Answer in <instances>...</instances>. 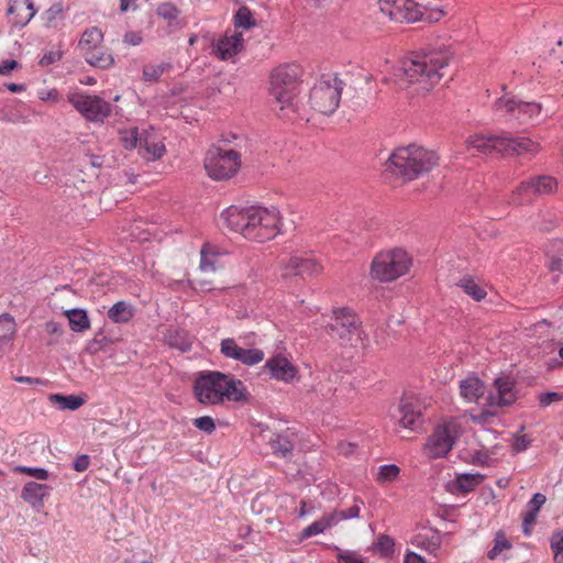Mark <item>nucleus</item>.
Masks as SVG:
<instances>
[{
	"label": "nucleus",
	"mask_w": 563,
	"mask_h": 563,
	"mask_svg": "<svg viewBox=\"0 0 563 563\" xmlns=\"http://www.w3.org/2000/svg\"><path fill=\"white\" fill-rule=\"evenodd\" d=\"M452 58L450 48L441 45L412 53L401 62L399 70L409 84H417L419 90L430 91L445 75Z\"/></svg>",
	"instance_id": "nucleus-1"
},
{
	"label": "nucleus",
	"mask_w": 563,
	"mask_h": 563,
	"mask_svg": "<svg viewBox=\"0 0 563 563\" xmlns=\"http://www.w3.org/2000/svg\"><path fill=\"white\" fill-rule=\"evenodd\" d=\"M221 216L233 231L258 243L274 239L279 232L280 217L276 209L231 206Z\"/></svg>",
	"instance_id": "nucleus-2"
},
{
	"label": "nucleus",
	"mask_w": 563,
	"mask_h": 563,
	"mask_svg": "<svg viewBox=\"0 0 563 563\" xmlns=\"http://www.w3.org/2000/svg\"><path fill=\"white\" fill-rule=\"evenodd\" d=\"M192 391L202 405H218L224 400L242 401L246 399L243 382L231 374L218 371L199 372L194 380Z\"/></svg>",
	"instance_id": "nucleus-3"
},
{
	"label": "nucleus",
	"mask_w": 563,
	"mask_h": 563,
	"mask_svg": "<svg viewBox=\"0 0 563 563\" xmlns=\"http://www.w3.org/2000/svg\"><path fill=\"white\" fill-rule=\"evenodd\" d=\"M438 164L435 152L411 144L397 148L389 156L387 169L409 181L430 173Z\"/></svg>",
	"instance_id": "nucleus-4"
},
{
	"label": "nucleus",
	"mask_w": 563,
	"mask_h": 563,
	"mask_svg": "<svg viewBox=\"0 0 563 563\" xmlns=\"http://www.w3.org/2000/svg\"><path fill=\"white\" fill-rule=\"evenodd\" d=\"M467 146L483 154L522 155L534 154L539 144L529 137H509L501 135H474L467 140Z\"/></svg>",
	"instance_id": "nucleus-5"
},
{
	"label": "nucleus",
	"mask_w": 563,
	"mask_h": 563,
	"mask_svg": "<svg viewBox=\"0 0 563 563\" xmlns=\"http://www.w3.org/2000/svg\"><path fill=\"white\" fill-rule=\"evenodd\" d=\"M301 68L297 64H285L275 68L271 74L269 96L279 106V110L292 107L294 99L299 92Z\"/></svg>",
	"instance_id": "nucleus-6"
},
{
	"label": "nucleus",
	"mask_w": 563,
	"mask_h": 563,
	"mask_svg": "<svg viewBox=\"0 0 563 563\" xmlns=\"http://www.w3.org/2000/svg\"><path fill=\"white\" fill-rule=\"evenodd\" d=\"M361 324L360 318L351 309L338 308L325 324V331L341 346H356L362 342Z\"/></svg>",
	"instance_id": "nucleus-7"
},
{
	"label": "nucleus",
	"mask_w": 563,
	"mask_h": 563,
	"mask_svg": "<svg viewBox=\"0 0 563 563\" xmlns=\"http://www.w3.org/2000/svg\"><path fill=\"white\" fill-rule=\"evenodd\" d=\"M344 82L336 75H322L310 90L311 107L325 115L339 107Z\"/></svg>",
	"instance_id": "nucleus-8"
},
{
	"label": "nucleus",
	"mask_w": 563,
	"mask_h": 563,
	"mask_svg": "<svg viewBox=\"0 0 563 563\" xmlns=\"http://www.w3.org/2000/svg\"><path fill=\"white\" fill-rule=\"evenodd\" d=\"M411 265L407 252L396 249L377 254L371 264V276L382 283L393 282L405 275Z\"/></svg>",
	"instance_id": "nucleus-9"
},
{
	"label": "nucleus",
	"mask_w": 563,
	"mask_h": 563,
	"mask_svg": "<svg viewBox=\"0 0 563 563\" xmlns=\"http://www.w3.org/2000/svg\"><path fill=\"white\" fill-rule=\"evenodd\" d=\"M495 113L509 117L521 124L533 122L541 113L542 106L536 101H522L515 96L505 95L494 102Z\"/></svg>",
	"instance_id": "nucleus-10"
},
{
	"label": "nucleus",
	"mask_w": 563,
	"mask_h": 563,
	"mask_svg": "<svg viewBox=\"0 0 563 563\" xmlns=\"http://www.w3.org/2000/svg\"><path fill=\"white\" fill-rule=\"evenodd\" d=\"M241 166L240 154L234 150L210 148L205 157V168L214 180L229 179Z\"/></svg>",
	"instance_id": "nucleus-11"
},
{
	"label": "nucleus",
	"mask_w": 563,
	"mask_h": 563,
	"mask_svg": "<svg viewBox=\"0 0 563 563\" xmlns=\"http://www.w3.org/2000/svg\"><path fill=\"white\" fill-rule=\"evenodd\" d=\"M556 189V179L551 176L540 175L530 177L514 190L512 202L516 205L528 203L538 197L551 195Z\"/></svg>",
	"instance_id": "nucleus-12"
},
{
	"label": "nucleus",
	"mask_w": 563,
	"mask_h": 563,
	"mask_svg": "<svg viewBox=\"0 0 563 563\" xmlns=\"http://www.w3.org/2000/svg\"><path fill=\"white\" fill-rule=\"evenodd\" d=\"M69 102L88 121L103 122L111 114V104L99 96L71 95Z\"/></svg>",
	"instance_id": "nucleus-13"
},
{
	"label": "nucleus",
	"mask_w": 563,
	"mask_h": 563,
	"mask_svg": "<svg viewBox=\"0 0 563 563\" xmlns=\"http://www.w3.org/2000/svg\"><path fill=\"white\" fill-rule=\"evenodd\" d=\"M456 439L455 423L440 424L428 438V442L424 445L426 454L430 459L444 457L452 450Z\"/></svg>",
	"instance_id": "nucleus-14"
},
{
	"label": "nucleus",
	"mask_w": 563,
	"mask_h": 563,
	"mask_svg": "<svg viewBox=\"0 0 563 563\" xmlns=\"http://www.w3.org/2000/svg\"><path fill=\"white\" fill-rule=\"evenodd\" d=\"M382 13L391 21L399 23H413L424 18L423 11L416 8L413 0H379Z\"/></svg>",
	"instance_id": "nucleus-15"
},
{
	"label": "nucleus",
	"mask_w": 563,
	"mask_h": 563,
	"mask_svg": "<svg viewBox=\"0 0 563 563\" xmlns=\"http://www.w3.org/2000/svg\"><path fill=\"white\" fill-rule=\"evenodd\" d=\"M220 352L228 358H233L244 365L253 366L264 360V352L260 349H243L234 339L227 338L220 343Z\"/></svg>",
	"instance_id": "nucleus-16"
},
{
	"label": "nucleus",
	"mask_w": 563,
	"mask_h": 563,
	"mask_svg": "<svg viewBox=\"0 0 563 563\" xmlns=\"http://www.w3.org/2000/svg\"><path fill=\"white\" fill-rule=\"evenodd\" d=\"M495 391H490L487 396V404L492 407H508L516 399L515 382L509 376H499L494 380Z\"/></svg>",
	"instance_id": "nucleus-17"
},
{
	"label": "nucleus",
	"mask_w": 563,
	"mask_h": 563,
	"mask_svg": "<svg viewBox=\"0 0 563 563\" xmlns=\"http://www.w3.org/2000/svg\"><path fill=\"white\" fill-rule=\"evenodd\" d=\"M395 418L402 428L411 431L419 430L423 424L420 406L413 405L407 397L401 398Z\"/></svg>",
	"instance_id": "nucleus-18"
},
{
	"label": "nucleus",
	"mask_w": 563,
	"mask_h": 563,
	"mask_svg": "<svg viewBox=\"0 0 563 563\" xmlns=\"http://www.w3.org/2000/svg\"><path fill=\"white\" fill-rule=\"evenodd\" d=\"M322 265L312 257L292 256L285 265L284 277L300 276L301 278L317 276L322 272Z\"/></svg>",
	"instance_id": "nucleus-19"
},
{
	"label": "nucleus",
	"mask_w": 563,
	"mask_h": 563,
	"mask_svg": "<svg viewBox=\"0 0 563 563\" xmlns=\"http://www.w3.org/2000/svg\"><path fill=\"white\" fill-rule=\"evenodd\" d=\"M140 152L142 153L143 157H145L147 161H155L164 155L165 145L159 140L158 135L156 134L153 128L142 130Z\"/></svg>",
	"instance_id": "nucleus-20"
},
{
	"label": "nucleus",
	"mask_w": 563,
	"mask_h": 563,
	"mask_svg": "<svg viewBox=\"0 0 563 563\" xmlns=\"http://www.w3.org/2000/svg\"><path fill=\"white\" fill-rule=\"evenodd\" d=\"M243 42L242 33L225 34L213 44V52L220 59L227 60L241 52Z\"/></svg>",
	"instance_id": "nucleus-21"
},
{
	"label": "nucleus",
	"mask_w": 563,
	"mask_h": 563,
	"mask_svg": "<svg viewBox=\"0 0 563 563\" xmlns=\"http://www.w3.org/2000/svg\"><path fill=\"white\" fill-rule=\"evenodd\" d=\"M7 12L14 15V25L23 27L34 18L36 10L33 0H9Z\"/></svg>",
	"instance_id": "nucleus-22"
},
{
	"label": "nucleus",
	"mask_w": 563,
	"mask_h": 563,
	"mask_svg": "<svg viewBox=\"0 0 563 563\" xmlns=\"http://www.w3.org/2000/svg\"><path fill=\"white\" fill-rule=\"evenodd\" d=\"M265 367L269 371L273 378L283 382H290L297 374V368L284 356L276 355L269 358Z\"/></svg>",
	"instance_id": "nucleus-23"
},
{
	"label": "nucleus",
	"mask_w": 563,
	"mask_h": 563,
	"mask_svg": "<svg viewBox=\"0 0 563 563\" xmlns=\"http://www.w3.org/2000/svg\"><path fill=\"white\" fill-rule=\"evenodd\" d=\"M49 487L46 484L27 482L21 492V498L31 505L35 510L44 507V499L48 496Z\"/></svg>",
	"instance_id": "nucleus-24"
},
{
	"label": "nucleus",
	"mask_w": 563,
	"mask_h": 563,
	"mask_svg": "<svg viewBox=\"0 0 563 563\" xmlns=\"http://www.w3.org/2000/svg\"><path fill=\"white\" fill-rule=\"evenodd\" d=\"M484 393V383L477 376H467L460 383V394L468 402L477 401Z\"/></svg>",
	"instance_id": "nucleus-25"
},
{
	"label": "nucleus",
	"mask_w": 563,
	"mask_h": 563,
	"mask_svg": "<svg viewBox=\"0 0 563 563\" xmlns=\"http://www.w3.org/2000/svg\"><path fill=\"white\" fill-rule=\"evenodd\" d=\"M103 41V33L97 26L89 27L84 31L78 47L85 56L86 52H91L101 46Z\"/></svg>",
	"instance_id": "nucleus-26"
},
{
	"label": "nucleus",
	"mask_w": 563,
	"mask_h": 563,
	"mask_svg": "<svg viewBox=\"0 0 563 563\" xmlns=\"http://www.w3.org/2000/svg\"><path fill=\"white\" fill-rule=\"evenodd\" d=\"M84 58L89 65L101 69H108L114 64L113 55L102 46L95 51L86 52Z\"/></svg>",
	"instance_id": "nucleus-27"
},
{
	"label": "nucleus",
	"mask_w": 563,
	"mask_h": 563,
	"mask_svg": "<svg viewBox=\"0 0 563 563\" xmlns=\"http://www.w3.org/2000/svg\"><path fill=\"white\" fill-rule=\"evenodd\" d=\"M273 453L283 459H290L294 451V440L288 434H276L269 441Z\"/></svg>",
	"instance_id": "nucleus-28"
},
{
	"label": "nucleus",
	"mask_w": 563,
	"mask_h": 563,
	"mask_svg": "<svg viewBox=\"0 0 563 563\" xmlns=\"http://www.w3.org/2000/svg\"><path fill=\"white\" fill-rule=\"evenodd\" d=\"M69 327L74 332H84L90 328V320L87 311L84 309L73 308L65 311Z\"/></svg>",
	"instance_id": "nucleus-29"
},
{
	"label": "nucleus",
	"mask_w": 563,
	"mask_h": 563,
	"mask_svg": "<svg viewBox=\"0 0 563 563\" xmlns=\"http://www.w3.org/2000/svg\"><path fill=\"white\" fill-rule=\"evenodd\" d=\"M547 256L549 258V269L553 273H561L563 267V241H552L548 247Z\"/></svg>",
	"instance_id": "nucleus-30"
},
{
	"label": "nucleus",
	"mask_w": 563,
	"mask_h": 563,
	"mask_svg": "<svg viewBox=\"0 0 563 563\" xmlns=\"http://www.w3.org/2000/svg\"><path fill=\"white\" fill-rule=\"evenodd\" d=\"M456 286L462 288L475 301H482L487 296L486 290L471 275L463 276L456 283Z\"/></svg>",
	"instance_id": "nucleus-31"
},
{
	"label": "nucleus",
	"mask_w": 563,
	"mask_h": 563,
	"mask_svg": "<svg viewBox=\"0 0 563 563\" xmlns=\"http://www.w3.org/2000/svg\"><path fill=\"white\" fill-rule=\"evenodd\" d=\"M334 517L331 514H324L320 519L306 527L300 534L301 539H308L312 536L323 533L325 530L334 527Z\"/></svg>",
	"instance_id": "nucleus-32"
},
{
	"label": "nucleus",
	"mask_w": 563,
	"mask_h": 563,
	"mask_svg": "<svg viewBox=\"0 0 563 563\" xmlns=\"http://www.w3.org/2000/svg\"><path fill=\"white\" fill-rule=\"evenodd\" d=\"M133 314V307L125 301H118L108 310V318L115 323H126Z\"/></svg>",
	"instance_id": "nucleus-33"
},
{
	"label": "nucleus",
	"mask_w": 563,
	"mask_h": 563,
	"mask_svg": "<svg viewBox=\"0 0 563 563\" xmlns=\"http://www.w3.org/2000/svg\"><path fill=\"white\" fill-rule=\"evenodd\" d=\"M167 342L170 347L178 349L181 352H188L192 346L191 336L187 331L180 329L169 331Z\"/></svg>",
	"instance_id": "nucleus-34"
},
{
	"label": "nucleus",
	"mask_w": 563,
	"mask_h": 563,
	"mask_svg": "<svg viewBox=\"0 0 563 563\" xmlns=\"http://www.w3.org/2000/svg\"><path fill=\"white\" fill-rule=\"evenodd\" d=\"M51 401L58 406L62 410H77L80 408L85 400L84 398L76 395H60L54 394L49 397Z\"/></svg>",
	"instance_id": "nucleus-35"
},
{
	"label": "nucleus",
	"mask_w": 563,
	"mask_h": 563,
	"mask_svg": "<svg viewBox=\"0 0 563 563\" xmlns=\"http://www.w3.org/2000/svg\"><path fill=\"white\" fill-rule=\"evenodd\" d=\"M413 3L416 8H419V11H423L424 18L422 20L428 22H438L445 15L443 9L432 5L431 0H413Z\"/></svg>",
	"instance_id": "nucleus-36"
},
{
	"label": "nucleus",
	"mask_w": 563,
	"mask_h": 563,
	"mask_svg": "<svg viewBox=\"0 0 563 563\" xmlns=\"http://www.w3.org/2000/svg\"><path fill=\"white\" fill-rule=\"evenodd\" d=\"M484 476L479 473L471 474L464 473L456 476L457 489L462 493L472 492L477 485L482 483Z\"/></svg>",
	"instance_id": "nucleus-37"
},
{
	"label": "nucleus",
	"mask_w": 563,
	"mask_h": 563,
	"mask_svg": "<svg viewBox=\"0 0 563 563\" xmlns=\"http://www.w3.org/2000/svg\"><path fill=\"white\" fill-rule=\"evenodd\" d=\"M233 24L235 29L250 30L256 25L252 11L243 5L234 14Z\"/></svg>",
	"instance_id": "nucleus-38"
},
{
	"label": "nucleus",
	"mask_w": 563,
	"mask_h": 563,
	"mask_svg": "<svg viewBox=\"0 0 563 563\" xmlns=\"http://www.w3.org/2000/svg\"><path fill=\"white\" fill-rule=\"evenodd\" d=\"M170 68V63H161L158 65H145L143 67V79L145 81H157L159 77Z\"/></svg>",
	"instance_id": "nucleus-39"
},
{
	"label": "nucleus",
	"mask_w": 563,
	"mask_h": 563,
	"mask_svg": "<svg viewBox=\"0 0 563 563\" xmlns=\"http://www.w3.org/2000/svg\"><path fill=\"white\" fill-rule=\"evenodd\" d=\"M156 13L168 22L169 25L176 24L179 15V10L172 2H163L157 5Z\"/></svg>",
	"instance_id": "nucleus-40"
},
{
	"label": "nucleus",
	"mask_w": 563,
	"mask_h": 563,
	"mask_svg": "<svg viewBox=\"0 0 563 563\" xmlns=\"http://www.w3.org/2000/svg\"><path fill=\"white\" fill-rule=\"evenodd\" d=\"M550 547L554 553V563H563V530H556L551 534Z\"/></svg>",
	"instance_id": "nucleus-41"
},
{
	"label": "nucleus",
	"mask_w": 563,
	"mask_h": 563,
	"mask_svg": "<svg viewBox=\"0 0 563 563\" xmlns=\"http://www.w3.org/2000/svg\"><path fill=\"white\" fill-rule=\"evenodd\" d=\"M357 503L358 499H355V504L350 508L345 510H333L332 512H330L331 516L334 517L335 526L342 520L355 519L360 517L361 508ZM360 503L363 504L361 500Z\"/></svg>",
	"instance_id": "nucleus-42"
},
{
	"label": "nucleus",
	"mask_w": 563,
	"mask_h": 563,
	"mask_svg": "<svg viewBox=\"0 0 563 563\" xmlns=\"http://www.w3.org/2000/svg\"><path fill=\"white\" fill-rule=\"evenodd\" d=\"M394 547L395 541L388 534H379L374 544V549L384 558H388L394 553Z\"/></svg>",
	"instance_id": "nucleus-43"
},
{
	"label": "nucleus",
	"mask_w": 563,
	"mask_h": 563,
	"mask_svg": "<svg viewBox=\"0 0 563 563\" xmlns=\"http://www.w3.org/2000/svg\"><path fill=\"white\" fill-rule=\"evenodd\" d=\"M511 548V543L507 540L503 531L496 533L495 543L492 550L488 551L487 556L489 560H495L504 550Z\"/></svg>",
	"instance_id": "nucleus-44"
},
{
	"label": "nucleus",
	"mask_w": 563,
	"mask_h": 563,
	"mask_svg": "<svg viewBox=\"0 0 563 563\" xmlns=\"http://www.w3.org/2000/svg\"><path fill=\"white\" fill-rule=\"evenodd\" d=\"M64 8L60 2L52 4L45 12H44V20H45V26L46 27H55L56 20H60L63 18Z\"/></svg>",
	"instance_id": "nucleus-45"
},
{
	"label": "nucleus",
	"mask_w": 563,
	"mask_h": 563,
	"mask_svg": "<svg viewBox=\"0 0 563 563\" xmlns=\"http://www.w3.org/2000/svg\"><path fill=\"white\" fill-rule=\"evenodd\" d=\"M141 142V132L137 128H133L129 131H125L121 135V143L125 150H133L135 147H140Z\"/></svg>",
	"instance_id": "nucleus-46"
},
{
	"label": "nucleus",
	"mask_w": 563,
	"mask_h": 563,
	"mask_svg": "<svg viewBox=\"0 0 563 563\" xmlns=\"http://www.w3.org/2000/svg\"><path fill=\"white\" fill-rule=\"evenodd\" d=\"M5 323V331L8 334L0 335V345L11 342L13 334L15 333V322L10 313H2L0 316V323Z\"/></svg>",
	"instance_id": "nucleus-47"
},
{
	"label": "nucleus",
	"mask_w": 563,
	"mask_h": 563,
	"mask_svg": "<svg viewBox=\"0 0 563 563\" xmlns=\"http://www.w3.org/2000/svg\"><path fill=\"white\" fill-rule=\"evenodd\" d=\"M110 339L102 335L101 333H97L96 336L90 340L86 346V351L93 355L99 353L100 351H103L104 347L109 344Z\"/></svg>",
	"instance_id": "nucleus-48"
},
{
	"label": "nucleus",
	"mask_w": 563,
	"mask_h": 563,
	"mask_svg": "<svg viewBox=\"0 0 563 563\" xmlns=\"http://www.w3.org/2000/svg\"><path fill=\"white\" fill-rule=\"evenodd\" d=\"M399 467L395 464H386L379 467L378 481L379 482H393L399 475Z\"/></svg>",
	"instance_id": "nucleus-49"
},
{
	"label": "nucleus",
	"mask_w": 563,
	"mask_h": 563,
	"mask_svg": "<svg viewBox=\"0 0 563 563\" xmlns=\"http://www.w3.org/2000/svg\"><path fill=\"white\" fill-rule=\"evenodd\" d=\"M13 472L26 474L41 481H45L49 476L48 471L42 467L15 466Z\"/></svg>",
	"instance_id": "nucleus-50"
},
{
	"label": "nucleus",
	"mask_w": 563,
	"mask_h": 563,
	"mask_svg": "<svg viewBox=\"0 0 563 563\" xmlns=\"http://www.w3.org/2000/svg\"><path fill=\"white\" fill-rule=\"evenodd\" d=\"M194 426L208 434H211L216 430L214 420L209 416L194 419Z\"/></svg>",
	"instance_id": "nucleus-51"
},
{
	"label": "nucleus",
	"mask_w": 563,
	"mask_h": 563,
	"mask_svg": "<svg viewBox=\"0 0 563 563\" xmlns=\"http://www.w3.org/2000/svg\"><path fill=\"white\" fill-rule=\"evenodd\" d=\"M214 255H209L206 251V246L201 249L200 252V269L202 272H214L216 271V264L213 261Z\"/></svg>",
	"instance_id": "nucleus-52"
},
{
	"label": "nucleus",
	"mask_w": 563,
	"mask_h": 563,
	"mask_svg": "<svg viewBox=\"0 0 563 563\" xmlns=\"http://www.w3.org/2000/svg\"><path fill=\"white\" fill-rule=\"evenodd\" d=\"M563 400V394L558 391H548L539 395V404L542 408H547L553 402Z\"/></svg>",
	"instance_id": "nucleus-53"
},
{
	"label": "nucleus",
	"mask_w": 563,
	"mask_h": 563,
	"mask_svg": "<svg viewBox=\"0 0 563 563\" xmlns=\"http://www.w3.org/2000/svg\"><path fill=\"white\" fill-rule=\"evenodd\" d=\"M531 443V439L527 434L516 435L512 443V451L515 453L523 452Z\"/></svg>",
	"instance_id": "nucleus-54"
},
{
	"label": "nucleus",
	"mask_w": 563,
	"mask_h": 563,
	"mask_svg": "<svg viewBox=\"0 0 563 563\" xmlns=\"http://www.w3.org/2000/svg\"><path fill=\"white\" fill-rule=\"evenodd\" d=\"M547 497L541 493H536L528 503V509L539 514L541 507L545 504Z\"/></svg>",
	"instance_id": "nucleus-55"
},
{
	"label": "nucleus",
	"mask_w": 563,
	"mask_h": 563,
	"mask_svg": "<svg viewBox=\"0 0 563 563\" xmlns=\"http://www.w3.org/2000/svg\"><path fill=\"white\" fill-rule=\"evenodd\" d=\"M335 549L339 551L336 556L339 563H365L362 559L355 556L351 552L341 551L338 547H335Z\"/></svg>",
	"instance_id": "nucleus-56"
},
{
	"label": "nucleus",
	"mask_w": 563,
	"mask_h": 563,
	"mask_svg": "<svg viewBox=\"0 0 563 563\" xmlns=\"http://www.w3.org/2000/svg\"><path fill=\"white\" fill-rule=\"evenodd\" d=\"M89 464H90L89 455L81 454L75 459V461L73 463V467L76 472H85L89 467Z\"/></svg>",
	"instance_id": "nucleus-57"
},
{
	"label": "nucleus",
	"mask_w": 563,
	"mask_h": 563,
	"mask_svg": "<svg viewBox=\"0 0 563 563\" xmlns=\"http://www.w3.org/2000/svg\"><path fill=\"white\" fill-rule=\"evenodd\" d=\"M62 58V53L58 51H51L45 53L41 59L40 65L41 66H48L54 64L55 62L59 60Z\"/></svg>",
	"instance_id": "nucleus-58"
},
{
	"label": "nucleus",
	"mask_w": 563,
	"mask_h": 563,
	"mask_svg": "<svg viewBox=\"0 0 563 563\" xmlns=\"http://www.w3.org/2000/svg\"><path fill=\"white\" fill-rule=\"evenodd\" d=\"M18 67H19V63L14 59L3 60L0 64V75H2V76L10 75L11 71Z\"/></svg>",
	"instance_id": "nucleus-59"
},
{
	"label": "nucleus",
	"mask_w": 563,
	"mask_h": 563,
	"mask_svg": "<svg viewBox=\"0 0 563 563\" xmlns=\"http://www.w3.org/2000/svg\"><path fill=\"white\" fill-rule=\"evenodd\" d=\"M45 330L47 333L49 334H56V335H62L63 334V327L60 323L58 322H55L53 320L51 321H47L45 323Z\"/></svg>",
	"instance_id": "nucleus-60"
},
{
	"label": "nucleus",
	"mask_w": 563,
	"mask_h": 563,
	"mask_svg": "<svg viewBox=\"0 0 563 563\" xmlns=\"http://www.w3.org/2000/svg\"><path fill=\"white\" fill-rule=\"evenodd\" d=\"M124 42L130 45H139L142 42V36L136 32H128L124 35Z\"/></svg>",
	"instance_id": "nucleus-61"
},
{
	"label": "nucleus",
	"mask_w": 563,
	"mask_h": 563,
	"mask_svg": "<svg viewBox=\"0 0 563 563\" xmlns=\"http://www.w3.org/2000/svg\"><path fill=\"white\" fill-rule=\"evenodd\" d=\"M405 563H426V561L420 554L416 552H409L405 556Z\"/></svg>",
	"instance_id": "nucleus-62"
},
{
	"label": "nucleus",
	"mask_w": 563,
	"mask_h": 563,
	"mask_svg": "<svg viewBox=\"0 0 563 563\" xmlns=\"http://www.w3.org/2000/svg\"><path fill=\"white\" fill-rule=\"evenodd\" d=\"M488 460V455L483 452H476L473 456V463L475 464L487 465Z\"/></svg>",
	"instance_id": "nucleus-63"
},
{
	"label": "nucleus",
	"mask_w": 563,
	"mask_h": 563,
	"mask_svg": "<svg viewBox=\"0 0 563 563\" xmlns=\"http://www.w3.org/2000/svg\"><path fill=\"white\" fill-rule=\"evenodd\" d=\"M14 380L18 383H23V384H41L42 383V380L40 378H34V377H30V376H16V377H14Z\"/></svg>",
	"instance_id": "nucleus-64"
}]
</instances>
